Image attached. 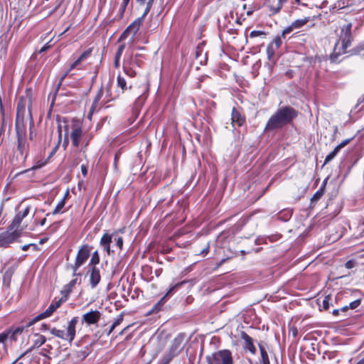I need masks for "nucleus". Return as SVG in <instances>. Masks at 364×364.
<instances>
[{
	"instance_id": "43",
	"label": "nucleus",
	"mask_w": 364,
	"mask_h": 364,
	"mask_svg": "<svg viewBox=\"0 0 364 364\" xmlns=\"http://www.w3.org/2000/svg\"><path fill=\"white\" fill-rule=\"evenodd\" d=\"M350 139H345L343 140L341 143H340L338 145H337L336 146V148L338 149V150H341L342 148H343L344 146H346L349 142H350Z\"/></svg>"
},
{
	"instance_id": "60",
	"label": "nucleus",
	"mask_w": 364,
	"mask_h": 364,
	"mask_svg": "<svg viewBox=\"0 0 364 364\" xmlns=\"http://www.w3.org/2000/svg\"><path fill=\"white\" fill-rule=\"evenodd\" d=\"M46 241V239H42V240H41L40 243H41V244H43V242H45Z\"/></svg>"
},
{
	"instance_id": "14",
	"label": "nucleus",
	"mask_w": 364,
	"mask_h": 364,
	"mask_svg": "<svg viewBox=\"0 0 364 364\" xmlns=\"http://www.w3.org/2000/svg\"><path fill=\"white\" fill-rule=\"evenodd\" d=\"M87 276L90 287L95 289L101 280L100 269L97 267H89Z\"/></svg>"
},
{
	"instance_id": "49",
	"label": "nucleus",
	"mask_w": 364,
	"mask_h": 364,
	"mask_svg": "<svg viewBox=\"0 0 364 364\" xmlns=\"http://www.w3.org/2000/svg\"><path fill=\"white\" fill-rule=\"evenodd\" d=\"M119 60H120V58H118L117 55H115L114 66L116 68H119Z\"/></svg>"
},
{
	"instance_id": "41",
	"label": "nucleus",
	"mask_w": 364,
	"mask_h": 364,
	"mask_svg": "<svg viewBox=\"0 0 364 364\" xmlns=\"http://www.w3.org/2000/svg\"><path fill=\"white\" fill-rule=\"evenodd\" d=\"M47 163V160L44 161H38L35 163V164L32 166L31 170H36L38 168H41L44 165H46Z\"/></svg>"
},
{
	"instance_id": "61",
	"label": "nucleus",
	"mask_w": 364,
	"mask_h": 364,
	"mask_svg": "<svg viewBox=\"0 0 364 364\" xmlns=\"http://www.w3.org/2000/svg\"><path fill=\"white\" fill-rule=\"evenodd\" d=\"M129 328V326H127V327H126L124 329H123V330L121 331L120 334H121V335H122V334H123L124 331L127 328Z\"/></svg>"
},
{
	"instance_id": "42",
	"label": "nucleus",
	"mask_w": 364,
	"mask_h": 364,
	"mask_svg": "<svg viewBox=\"0 0 364 364\" xmlns=\"http://www.w3.org/2000/svg\"><path fill=\"white\" fill-rule=\"evenodd\" d=\"M260 36H265L264 32H263L262 31H252L250 33V38H255V37Z\"/></svg>"
},
{
	"instance_id": "13",
	"label": "nucleus",
	"mask_w": 364,
	"mask_h": 364,
	"mask_svg": "<svg viewBox=\"0 0 364 364\" xmlns=\"http://www.w3.org/2000/svg\"><path fill=\"white\" fill-rule=\"evenodd\" d=\"M29 212L30 207L28 206L22 212H19L16 215L10 225V230L12 231L11 232L17 233L19 235V232H18V228L22 220L28 215Z\"/></svg>"
},
{
	"instance_id": "4",
	"label": "nucleus",
	"mask_w": 364,
	"mask_h": 364,
	"mask_svg": "<svg viewBox=\"0 0 364 364\" xmlns=\"http://www.w3.org/2000/svg\"><path fill=\"white\" fill-rule=\"evenodd\" d=\"M26 111V102L23 98L17 105V114L16 119V131L17 136H26V124L24 122V113Z\"/></svg>"
},
{
	"instance_id": "33",
	"label": "nucleus",
	"mask_w": 364,
	"mask_h": 364,
	"mask_svg": "<svg viewBox=\"0 0 364 364\" xmlns=\"http://www.w3.org/2000/svg\"><path fill=\"white\" fill-rule=\"evenodd\" d=\"M65 204V199H61L60 201H59L58 203L57 204V205L55 206L53 211L52 212V214L53 215L58 214L61 211V210L64 208Z\"/></svg>"
},
{
	"instance_id": "55",
	"label": "nucleus",
	"mask_w": 364,
	"mask_h": 364,
	"mask_svg": "<svg viewBox=\"0 0 364 364\" xmlns=\"http://www.w3.org/2000/svg\"><path fill=\"white\" fill-rule=\"evenodd\" d=\"M292 334L294 336H296L297 335V330L296 328H293L292 329Z\"/></svg>"
},
{
	"instance_id": "8",
	"label": "nucleus",
	"mask_w": 364,
	"mask_h": 364,
	"mask_svg": "<svg viewBox=\"0 0 364 364\" xmlns=\"http://www.w3.org/2000/svg\"><path fill=\"white\" fill-rule=\"evenodd\" d=\"M112 240L115 241V246L119 250L122 249L123 247V239L121 236L117 234L109 235L105 233L100 240V245L103 247L107 254H110V243Z\"/></svg>"
},
{
	"instance_id": "62",
	"label": "nucleus",
	"mask_w": 364,
	"mask_h": 364,
	"mask_svg": "<svg viewBox=\"0 0 364 364\" xmlns=\"http://www.w3.org/2000/svg\"><path fill=\"white\" fill-rule=\"evenodd\" d=\"M346 267H350V264H348V262L346 263Z\"/></svg>"
},
{
	"instance_id": "9",
	"label": "nucleus",
	"mask_w": 364,
	"mask_h": 364,
	"mask_svg": "<svg viewBox=\"0 0 364 364\" xmlns=\"http://www.w3.org/2000/svg\"><path fill=\"white\" fill-rule=\"evenodd\" d=\"M137 55L133 56L132 53L127 55L123 63V70L124 73L130 77H134L136 75V68L139 66V62L136 59Z\"/></svg>"
},
{
	"instance_id": "35",
	"label": "nucleus",
	"mask_w": 364,
	"mask_h": 364,
	"mask_svg": "<svg viewBox=\"0 0 364 364\" xmlns=\"http://www.w3.org/2000/svg\"><path fill=\"white\" fill-rule=\"evenodd\" d=\"M323 193H324V191L322 188H321L319 190H318L314 193V195L311 198V201H317L318 200H319L321 198V196L323 195Z\"/></svg>"
},
{
	"instance_id": "20",
	"label": "nucleus",
	"mask_w": 364,
	"mask_h": 364,
	"mask_svg": "<svg viewBox=\"0 0 364 364\" xmlns=\"http://www.w3.org/2000/svg\"><path fill=\"white\" fill-rule=\"evenodd\" d=\"M231 119L232 126L237 125L239 127L242 126L245 121V117L235 108H233L232 110Z\"/></svg>"
},
{
	"instance_id": "19",
	"label": "nucleus",
	"mask_w": 364,
	"mask_h": 364,
	"mask_svg": "<svg viewBox=\"0 0 364 364\" xmlns=\"http://www.w3.org/2000/svg\"><path fill=\"white\" fill-rule=\"evenodd\" d=\"M309 21V18L305 17L304 18L301 19H296L294 21L291 25L285 28V29L283 31L282 35H285L287 33H289L294 29H298L304 26L305 24H306Z\"/></svg>"
},
{
	"instance_id": "15",
	"label": "nucleus",
	"mask_w": 364,
	"mask_h": 364,
	"mask_svg": "<svg viewBox=\"0 0 364 364\" xmlns=\"http://www.w3.org/2000/svg\"><path fill=\"white\" fill-rule=\"evenodd\" d=\"M25 328L26 327L24 326H19L14 330H9L0 333V343H2V341L4 339H6L7 341H16L17 339V336L21 335Z\"/></svg>"
},
{
	"instance_id": "32",
	"label": "nucleus",
	"mask_w": 364,
	"mask_h": 364,
	"mask_svg": "<svg viewBox=\"0 0 364 364\" xmlns=\"http://www.w3.org/2000/svg\"><path fill=\"white\" fill-rule=\"evenodd\" d=\"M6 342L7 340L4 339L2 341V343H0V359L4 358L7 354Z\"/></svg>"
},
{
	"instance_id": "52",
	"label": "nucleus",
	"mask_w": 364,
	"mask_h": 364,
	"mask_svg": "<svg viewBox=\"0 0 364 364\" xmlns=\"http://www.w3.org/2000/svg\"><path fill=\"white\" fill-rule=\"evenodd\" d=\"M46 218H43V219L41 220V222H40V225H41V226H43V225L46 224Z\"/></svg>"
},
{
	"instance_id": "48",
	"label": "nucleus",
	"mask_w": 364,
	"mask_h": 364,
	"mask_svg": "<svg viewBox=\"0 0 364 364\" xmlns=\"http://www.w3.org/2000/svg\"><path fill=\"white\" fill-rule=\"evenodd\" d=\"M81 171L84 176H85L87 173V168L85 165L81 166Z\"/></svg>"
},
{
	"instance_id": "18",
	"label": "nucleus",
	"mask_w": 364,
	"mask_h": 364,
	"mask_svg": "<svg viewBox=\"0 0 364 364\" xmlns=\"http://www.w3.org/2000/svg\"><path fill=\"white\" fill-rule=\"evenodd\" d=\"M18 235L15 232H5L0 235V247H6L8 245L12 243Z\"/></svg>"
},
{
	"instance_id": "2",
	"label": "nucleus",
	"mask_w": 364,
	"mask_h": 364,
	"mask_svg": "<svg viewBox=\"0 0 364 364\" xmlns=\"http://www.w3.org/2000/svg\"><path fill=\"white\" fill-rule=\"evenodd\" d=\"M351 37V24L344 26L341 29V33L339 40L334 47L333 55L335 56L340 55L346 53L347 48L350 44Z\"/></svg>"
},
{
	"instance_id": "3",
	"label": "nucleus",
	"mask_w": 364,
	"mask_h": 364,
	"mask_svg": "<svg viewBox=\"0 0 364 364\" xmlns=\"http://www.w3.org/2000/svg\"><path fill=\"white\" fill-rule=\"evenodd\" d=\"M78 322V318H73L68 323L66 331H63L53 328L50 330V333L63 341L72 343L75 337V328Z\"/></svg>"
},
{
	"instance_id": "40",
	"label": "nucleus",
	"mask_w": 364,
	"mask_h": 364,
	"mask_svg": "<svg viewBox=\"0 0 364 364\" xmlns=\"http://www.w3.org/2000/svg\"><path fill=\"white\" fill-rule=\"evenodd\" d=\"M153 1L154 0H149L147 4H146V9L143 13V14L141 15V17H143V20L144 19L145 16L147 15V14L149 12L151 8V6H152V4H153Z\"/></svg>"
},
{
	"instance_id": "63",
	"label": "nucleus",
	"mask_w": 364,
	"mask_h": 364,
	"mask_svg": "<svg viewBox=\"0 0 364 364\" xmlns=\"http://www.w3.org/2000/svg\"><path fill=\"white\" fill-rule=\"evenodd\" d=\"M65 132H66L65 135L67 136L68 135V130L65 129Z\"/></svg>"
},
{
	"instance_id": "16",
	"label": "nucleus",
	"mask_w": 364,
	"mask_h": 364,
	"mask_svg": "<svg viewBox=\"0 0 364 364\" xmlns=\"http://www.w3.org/2000/svg\"><path fill=\"white\" fill-rule=\"evenodd\" d=\"M143 21V17H139L134 20L121 35L120 39L126 38L129 33L134 35L139 29Z\"/></svg>"
},
{
	"instance_id": "22",
	"label": "nucleus",
	"mask_w": 364,
	"mask_h": 364,
	"mask_svg": "<svg viewBox=\"0 0 364 364\" xmlns=\"http://www.w3.org/2000/svg\"><path fill=\"white\" fill-rule=\"evenodd\" d=\"M242 338L245 341V348L248 350L252 354H255L256 353V348L253 344L252 338L247 333H243Z\"/></svg>"
},
{
	"instance_id": "29",
	"label": "nucleus",
	"mask_w": 364,
	"mask_h": 364,
	"mask_svg": "<svg viewBox=\"0 0 364 364\" xmlns=\"http://www.w3.org/2000/svg\"><path fill=\"white\" fill-rule=\"evenodd\" d=\"M100 98H101V93H99V94L95 97V100H94V102H93V103H92V107H91L90 109V112H89V114H88V115H87V118H88L89 119H92V114H93V112H94V111H95V107H96L97 104L98 103V102L100 101Z\"/></svg>"
},
{
	"instance_id": "38",
	"label": "nucleus",
	"mask_w": 364,
	"mask_h": 364,
	"mask_svg": "<svg viewBox=\"0 0 364 364\" xmlns=\"http://www.w3.org/2000/svg\"><path fill=\"white\" fill-rule=\"evenodd\" d=\"M267 54L268 58L270 60L274 55V49L272 44H269L267 48Z\"/></svg>"
},
{
	"instance_id": "30",
	"label": "nucleus",
	"mask_w": 364,
	"mask_h": 364,
	"mask_svg": "<svg viewBox=\"0 0 364 364\" xmlns=\"http://www.w3.org/2000/svg\"><path fill=\"white\" fill-rule=\"evenodd\" d=\"M185 282H179V283H177L176 284L173 285V287H171L169 290L168 291V292L166 293V294L161 299V300L158 302V305H162L164 304V299L165 297L168 295L169 294H171L176 288H178L180 286H181L183 284H184Z\"/></svg>"
},
{
	"instance_id": "64",
	"label": "nucleus",
	"mask_w": 364,
	"mask_h": 364,
	"mask_svg": "<svg viewBox=\"0 0 364 364\" xmlns=\"http://www.w3.org/2000/svg\"><path fill=\"white\" fill-rule=\"evenodd\" d=\"M297 3H299V0H295Z\"/></svg>"
},
{
	"instance_id": "59",
	"label": "nucleus",
	"mask_w": 364,
	"mask_h": 364,
	"mask_svg": "<svg viewBox=\"0 0 364 364\" xmlns=\"http://www.w3.org/2000/svg\"><path fill=\"white\" fill-rule=\"evenodd\" d=\"M140 4H144L145 3V0H137Z\"/></svg>"
},
{
	"instance_id": "45",
	"label": "nucleus",
	"mask_w": 364,
	"mask_h": 364,
	"mask_svg": "<svg viewBox=\"0 0 364 364\" xmlns=\"http://www.w3.org/2000/svg\"><path fill=\"white\" fill-rule=\"evenodd\" d=\"M273 46L274 45L276 48H279L280 46L282 45V40L279 37H277L274 39L272 43Z\"/></svg>"
},
{
	"instance_id": "28",
	"label": "nucleus",
	"mask_w": 364,
	"mask_h": 364,
	"mask_svg": "<svg viewBox=\"0 0 364 364\" xmlns=\"http://www.w3.org/2000/svg\"><path fill=\"white\" fill-rule=\"evenodd\" d=\"M100 98H101V93H99V94L95 97V100H94V102H93V103H92V107H91L90 109V112H89V114H88V115H87V118H88L89 119H92V114H93V112H94V111H95V107H96L97 104L98 103V102L100 101Z\"/></svg>"
},
{
	"instance_id": "21",
	"label": "nucleus",
	"mask_w": 364,
	"mask_h": 364,
	"mask_svg": "<svg viewBox=\"0 0 364 364\" xmlns=\"http://www.w3.org/2000/svg\"><path fill=\"white\" fill-rule=\"evenodd\" d=\"M16 149L22 156L25 154L24 158L26 157V154L28 151L26 136H17Z\"/></svg>"
},
{
	"instance_id": "6",
	"label": "nucleus",
	"mask_w": 364,
	"mask_h": 364,
	"mask_svg": "<svg viewBox=\"0 0 364 364\" xmlns=\"http://www.w3.org/2000/svg\"><path fill=\"white\" fill-rule=\"evenodd\" d=\"M185 336L178 335L171 342L166 354V359L170 361L175 356L178 355L184 347Z\"/></svg>"
},
{
	"instance_id": "57",
	"label": "nucleus",
	"mask_w": 364,
	"mask_h": 364,
	"mask_svg": "<svg viewBox=\"0 0 364 364\" xmlns=\"http://www.w3.org/2000/svg\"><path fill=\"white\" fill-rule=\"evenodd\" d=\"M348 308H349V306H344V307L341 308L340 310H341V311H346Z\"/></svg>"
},
{
	"instance_id": "27",
	"label": "nucleus",
	"mask_w": 364,
	"mask_h": 364,
	"mask_svg": "<svg viewBox=\"0 0 364 364\" xmlns=\"http://www.w3.org/2000/svg\"><path fill=\"white\" fill-rule=\"evenodd\" d=\"M122 321H123V315L119 314L115 318V320H114V323H112V326L110 327V329L107 334L109 335L117 326H119L122 323Z\"/></svg>"
},
{
	"instance_id": "51",
	"label": "nucleus",
	"mask_w": 364,
	"mask_h": 364,
	"mask_svg": "<svg viewBox=\"0 0 364 364\" xmlns=\"http://www.w3.org/2000/svg\"><path fill=\"white\" fill-rule=\"evenodd\" d=\"M208 252V247L203 249V250L201 251L200 254H201V255H206Z\"/></svg>"
},
{
	"instance_id": "26",
	"label": "nucleus",
	"mask_w": 364,
	"mask_h": 364,
	"mask_svg": "<svg viewBox=\"0 0 364 364\" xmlns=\"http://www.w3.org/2000/svg\"><path fill=\"white\" fill-rule=\"evenodd\" d=\"M100 262V256L97 251H95L92 253L90 263L88 264V267H96L97 264Z\"/></svg>"
},
{
	"instance_id": "44",
	"label": "nucleus",
	"mask_w": 364,
	"mask_h": 364,
	"mask_svg": "<svg viewBox=\"0 0 364 364\" xmlns=\"http://www.w3.org/2000/svg\"><path fill=\"white\" fill-rule=\"evenodd\" d=\"M360 304V300L356 299L350 303L349 308L351 309H354L357 308Z\"/></svg>"
},
{
	"instance_id": "7",
	"label": "nucleus",
	"mask_w": 364,
	"mask_h": 364,
	"mask_svg": "<svg viewBox=\"0 0 364 364\" xmlns=\"http://www.w3.org/2000/svg\"><path fill=\"white\" fill-rule=\"evenodd\" d=\"M66 300V296H62V297L59 299H55L50 304L48 308L45 311L36 316L33 319V321L28 323V326H31L35 322L38 321L41 319L50 316L53 314V313L57 309H58L61 306V304L64 303Z\"/></svg>"
},
{
	"instance_id": "17",
	"label": "nucleus",
	"mask_w": 364,
	"mask_h": 364,
	"mask_svg": "<svg viewBox=\"0 0 364 364\" xmlns=\"http://www.w3.org/2000/svg\"><path fill=\"white\" fill-rule=\"evenodd\" d=\"M101 316V314L98 311H90L82 316V321L87 325L97 323Z\"/></svg>"
},
{
	"instance_id": "11",
	"label": "nucleus",
	"mask_w": 364,
	"mask_h": 364,
	"mask_svg": "<svg viewBox=\"0 0 364 364\" xmlns=\"http://www.w3.org/2000/svg\"><path fill=\"white\" fill-rule=\"evenodd\" d=\"M90 255V250L87 245L82 246L77 254L75 264L73 267L74 274L76 270L87 260Z\"/></svg>"
},
{
	"instance_id": "24",
	"label": "nucleus",
	"mask_w": 364,
	"mask_h": 364,
	"mask_svg": "<svg viewBox=\"0 0 364 364\" xmlns=\"http://www.w3.org/2000/svg\"><path fill=\"white\" fill-rule=\"evenodd\" d=\"M129 1L130 0H122V3L119 8L118 13H117V16H115V19L119 20V19L122 18Z\"/></svg>"
},
{
	"instance_id": "39",
	"label": "nucleus",
	"mask_w": 364,
	"mask_h": 364,
	"mask_svg": "<svg viewBox=\"0 0 364 364\" xmlns=\"http://www.w3.org/2000/svg\"><path fill=\"white\" fill-rule=\"evenodd\" d=\"M260 353H261V361L269 360L268 355L264 348L262 346H259Z\"/></svg>"
},
{
	"instance_id": "58",
	"label": "nucleus",
	"mask_w": 364,
	"mask_h": 364,
	"mask_svg": "<svg viewBox=\"0 0 364 364\" xmlns=\"http://www.w3.org/2000/svg\"><path fill=\"white\" fill-rule=\"evenodd\" d=\"M260 364H270L269 363V360H264V361H261V363Z\"/></svg>"
},
{
	"instance_id": "50",
	"label": "nucleus",
	"mask_w": 364,
	"mask_h": 364,
	"mask_svg": "<svg viewBox=\"0 0 364 364\" xmlns=\"http://www.w3.org/2000/svg\"><path fill=\"white\" fill-rule=\"evenodd\" d=\"M49 47H50V46H48V43H46L43 47H42L40 52L42 53V52L46 51Z\"/></svg>"
},
{
	"instance_id": "37",
	"label": "nucleus",
	"mask_w": 364,
	"mask_h": 364,
	"mask_svg": "<svg viewBox=\"0 0 364 364\" xmlns=\"http://www.w3.org/2000/svg\"><path fill=\"white\" fill-rule=\"evenodd\" d=\"M331 296L329 295L326 296L322 301V308L325 310L329 308V301Z\"/></svg>"
},
{
	"instance_id": "10",
	"label": "nucleus",
	"mask_w": 364,
	"mask_h": 364,
	"mask_svg": "<svg viewBox=\"0 0 364 364\" xmlns=\"http://www.w3.org/2000/svg\"><path fill=\"white\" fill-rule=\"evenodd\" d=\"M82 134V129L81 122L77 119L72 121V132L70 133V138L73 145L75 147H78Z\"/></svg>"
},
{
	"instance_id": "47",
	"label": "nucleus",
	"mask_w": 364,
	"mask_h": 364,
	"mask_svg": "<svg viewBox=\"0 0 364 364\" xmlns=\"http://www.w3.org/2000/svg\"><path fill=\"white\" fill-rule=\"evenodd\" d=\"M149 90V85L145 82L142 85V94L141 95H143V94L146 92H147ZM140 97H142V96H141Z\"/></svg>"
},
{
	"instance_id": "46",
	"label": "nucleus",
	"mask_w": 364,
	"mask_h": 364,
	"mask_svg": "<svg viewBox=\"0 0 364 364\" xmlns=\"http://www.w3.org/2000/svg\"><path fill=\"white\" fill-rule=\"evenodd\" d=\"M125 46L124 44L122 45H120L117 49V51L116 53V55H117L118 58H121L122 55V53L124 51V49Z\"/></svg>"
},
{
	"instance_id": "36",
	"label": "nucleus",
	"mask_w": 364,
	"mask_h": 364,
	"mask_svg": "<svg viewBox=\"0 0 364 364\" xmlns=\"http://www.w3.org/2000/svg\"><path fill=\"white\" fill-rule=\"evenodd\" d=\"M58 136H59V139H58V144L53 148V149L52 150L49 157L52 156L55 152L56 151L58 150V146H59V144L60 142V140H61V137H62V131H61V128H60V126H58Z\"/></svg>"
},
{
	"instance_id": "31",
	"label": "nucleus",
	"mask_w": 364,
	"mask_h": 364,
	"mask_svg": "<svg viewBox=\"0 0 364 364\" xmlns=\"http://www.w3.org/2000/svg\"><path fill=\"white\" fill-rule=\"evenodd\" d=\"M117 86L122 89V92L127 89L125 79L120 75H118L117 77Z\"/></svg>"
},
{
	"instance_id": "1",
	"label": "nucleus",
	"mask_w": 364,
	"mask_h": 364,
	"mask_svg": "<svg viewBox=\"0 0 364 364\" xmlns=\"http://www.w3.org/2000/svg\"><path fill=\"white\" fill-rule=\"evenodd\" d=\"M296 117L295 111L288 107L279 109L269 119L265 130H274L289 123Z\"/></svg>"
},
{
	"instance_id": "56",
	"label": "nucleus",
	"mask_w": 364,
	"mask_h": 364,
	"mask_svg": "<svg viewBox=\"0 0 364 364\" xmlns=\"http://www.w3.org/2000/svg\"><path fill=\"white\" fill-rule=\"evenodd\" d=\"M30 246V245H24L23 247H22V250L26 251L28 249V247Z\"/></svg>"
},
{
	"instance_id": "25",
	"label": "nucleus",
	"mask_w": 364,
	"mask_h": 364,
	"mask_svg": "<svg viewBox=\"0 0 364 364\" xmlns=\"http://www.w3.org/2000/svg\"><path fill=\"white\" fill-rule=\"evenodd\" d=\"M46 341V337L43 335L36 334L35 339L33 341V348H39Z\"/></svg>"
},
{
	"instance_id": "54",
	"label": "nucleus",
	"mask_w": 364,
	"mask_h": 364,
	"mask_svg": "<svg viewBox=\"0 0 364 364\" xmlns=\"http://www.w3.org/2000/svg\"><path fill=\"white\" fill-rule=\"evenodd\" d=\"M68 196H69V192L66 191V193H65V195L62 199H65V201L67 198L68 197Z\"/></svg>"
},
{
	"instance_id": "12",
	"label": "nucleus",
	"mask_w": 364,
	"mask_h": 364,
	"mask_svg": "<svg viewBox=\"0 0 364 364\" xmlns=\"http://www.w3.org/2000/svg\"><path fill=\"white\" fill-rule=\"evenodd\" d=\"M90 55V50H85L75 61H73L72 63H70L68 68L65 71V73L62 76V80H63L66 76L70 75L73 70L82 69V60L87 59Z\"/></svg>"
},
{
	"instance_id": "5",
	"label": "nucleus",
	"mask_w": 364,
	"mask_h": 364,
	"mask_svg": "<svg viewBox=\"0 0 364 364\" xmlns=\"http://www.w3.org/2000/svg\"><path fill=\"white\" fill-rule=\"evenodd\" d=\"M208 364H233L232 353L229 350H221L208 356Z\"/></svg>"
},
{
	"instance_id": "34",
	"label": "nucleus",
	"mask_w": 364,
	"mask_h": 364,
	"mask_svg": "<svg viewBox=\"0 0 364 364\" xmlns=\"http://www.w3.org/2000/svg\"><path fill=\"white\" fill-rule=\"evenodd\" d=\"M338 151H339V150H338L335 147L334 149L326 156V157L325 159V164H327L329 161H331L337 155Z\"/></svg>"
},
{
	"instance_id": "53",
	"label": "nucleus",
	"mask_w": 364,
	"mask_h": 364,
	"mask_svg": "<svg viewBox=\"0 0 364 364\" xmlns=\"http://www.w3.org/2000/svg\"><path fill=\"white\" fill-rule=\"evenodd\" d=\"M341 311L340 309H335V310H333V315H335V316H336V315H338V313H339V311Z\"/></svg>"
},
{
	"instance_id": "23",
	"label": "nucleus",
	"mask_w": 364,
	"mask_h": 364,
	"mask_svg": "<svg viewBox=\"0 0 364 364\" xmlns=\"http://www.w3.org/2000/svg\"><path fill=\"white\" fill-rule=\"evenodd\" d=\"M77 279H74L71 280L67 285H65L63 289L61 291V294H63V296H66L68 299L70 293L72 291V289L75 287Z\"/></svg>"
}]
</instances>
